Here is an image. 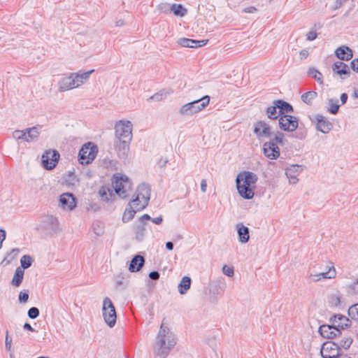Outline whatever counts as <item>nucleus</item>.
<instances>
[{"mask_svg": "<svg viewBox=\"0 0 358 358\" xmlns=\"http://www.w3.org/2000/svg\"><path fill=\"white\" fill-rule=\"evenodd\" d=\"M340 348L336 343L327 341L322 345L320 355L322 358H334L338 355Z\"/></svg>", "mask_w": 358, "mask_h": 358, "instance_id": "11", "label": "nucleus"}, {"mask_svg": "<svg viewBox=\"0 0 358 358\" xmlns=\"http://www.w3.org/2000/svg\"><path fill=\"white\" fill-rule=\"evenodd\" d=\"M348 0H336L335 4L332 6V10H336L340 8Z\"/></svg>", "mask_w": 358, "mask_h": 358, "instance_id": "55", "label": "nucleus"}, {"mask_svg": "<svg viewBox=\"0 0 358 358\" xmlns=\"http://www.w3.org/2000/svg\"><path fill=\"white\" fill-rule=\"evenodd\" d=\"M94 71V69L90 70L89 71L83 72V73H74V78L76 79V85L80 86L84 83V81L87 80L90 78V76L92 73Z\"/></svg>", "mask_w": 358, "mask_h": 358, "instance_id": "35", "label": "nucleus"}, {"mask_svg": "<svg viewBox=\"0 0 358 358\" xmlns=\"http://www.w3.org/2000/svg\"><path fill=\"white\" fill-rule=\"evenodd\" d=\"M278 107L275 105V101H274L273 102V105L271 106H268L266 108V114L268 118L271 120H275L279 116L280 117V115L279 114V111H277Z\"/></svg>", "mask_w": 358, "mask_h": 358, "instance_id": "38", "label": "nucleus"}, {"mask_svg": "<svg viewBox=\"0 0 358 358\" xmlns=\"http://www.w3.org/2000/svg\"><path fill=\"white\" fill-rule=\"evenodd\" d=\"M317 36V34L316 33V31H310L307 34H306V39L308 41H313L315 40Z\"/></svg>", "mask_w": 358, "mask_h": 358, "instance_id": "56", "label": "nucleus"}, {"mask_svg": "<svg viewBox=\"0 0 358 358\" xmlns=\"http://www.w3.org/2000/svg\"><path fill=\"white\" fill-rule=\"evenodd\" d=\"M113 180V187L115 193L121 198L124 199L128 196L129 192L131 189V182L125 176H114Z\"/></svg>", "mask_w": 358, "mask_h": 358, "instance_id": "5", "label": "nucleus"}, {"mask_svg": "<svg viewBox=\"0 0 358 358\" xmlns=\"http://www.w3.org/2000/svg\"><path fill=\"white\" fill-rule=\"evenodd\" d=\"M284 137H285V135L282 132L277 131L275 134L273 138L271 137L270 138V140L273 141L274 142L278 143L280 145H284Z\"/></svg>", "mask_w": 358, "mask_h": 358, "instance_id": "47", "label": "nucleus"}, {"mask_svg": "<svg viewBox=\"0 0 358 358\" xmlns=\"http://www.w3.org/2000/svg\"><path fill=\"white\" fill-rule=\"evenodd\" d=\"M23 329L24 330H27L31 332L36 331V330L31 326V324L28 322H25L23 325Z\"/></svg>", "mask_w": 358, "mask_h": 358, "instance_id": "63", "label": "nucleus"}, {"mask_svg": "<svg viewBox=\"0 0 358 358\" xmlns=\"http://www.w3.org/2000/svg\"><path fill=\"white\" fill-rule=\"evenodd\" d=\"M352 341H353V340L351 338V336H345L340 340L339 343L337 344L338 345L339 348L341 347L346 350L350 347V345L352 343Z\"/></svg>", "mask_w": 358, "mask_h": 358, "instance_id": "45", "label": "nucleus"}, {"mask_svg": "<svg viewBox=\"0 0 358 358\" xmlns=\"http://www.w3.org/2000/svg\"><path fill=\"white\" fill-rule=\"evenodd\" d=\"M257 180V176L250 171H243L237 176L236 188L242 198L249 200L254 197V191Z\"/></svg>", "mask_w": 358, "mask_h": 358, "instance_id": "2", "label": "nucleus"}, {"mask_svg": "<svg viewBox=\"0 0 358 358\" xmlns=\"http://www.w3.org/2000/svg\"><path fill=\"white\" fill-rule=\"evenodd\" d=\"M278 143L272 140L265 142L263 144L264 155L270 159H276L280 156V148Z\"/></svg>", "mask_w": 358, "mask_h": 358, "instance_id": "12", "label": "nucleus"}, {"mask_svg": "<svg viewBox=\"0 0 358 358\" xmlns=\"http://www.w3.org/2000/svg\"><path fill=\"white\" fill-rule=\"evenodd\" d=\"M335 55L342 61H349L353 57L352 50L346 45H342L338 47L335 50Z\"/></svg>", "mask_w": 358, "mask_h": 358, "instance_id": "26", "label": "nucleus"}, {"mask_svg": "<svg viewBox=\"0 0 358 358\" xmlns=\"http://www.w3.org/2000/svg\"><path fill=\"white\" fill-rule=\"evenodd\" d=\"M317 96V93L315 91H309L303 94L301 96V101L307 105L311 106L313 101Z\"/></svg>", "mask_w": 358, "mask_h": 358, "instance_id": "36", "label": "nucleus"}, {"mask_svg": "<svg viewBox=\"0 0 358 358\" xmlns=\"http://www.w3.org/2000/svg\"><path fill=\"white\" fill-rule=\"evenodd\" d=\"M170 93H171L170 92H168V91H166V90L163 89L162 90H160L159 92L155 93L152 96H150L148 99V101H149L151 100H154L155 101H160L163 100L164 99H165L166 97V96L168 94H169Z\"/></svg>", "mask_w": 358, "mask_h": 358, "instance_id": "42", "label": "nucleus"}, {"mask_svg": "<svg viewBox=\"0 0 358 358\" xmlns=\"http://www.w3.org/2000/svg\"><path fill=\"white\" fill-rule=\"evenodd\" d=\"M24 271L20 267H17L14 273L13 278L11 280V284L15 287H18L22 282L24 278Z\"/></svg>", "mask_w": 358, "mask_h": 358, "instance_id": "33", "label": "nucleus"}, {"mask_svg": "<svg viewBox=\"0 0 358 358\" xmlns=\"http://www.w3.org/2000/svg\"><path fill=\"white\" fill-rule=\"evenodd\" d=\"M131 140L115 139L114 146L120 159L125 160L129 152V145Z\"/></svg>", "mask_w": 358, "mask_h": 358, "instance_id": "13", "label": "nucleus"}, {"mask_svg": "<svg viewBox=\"0 0 358 358\" xmlns=\"http://www.w3.org/2000/svg\"><path fill=\"white\" fill-rule=\"evenodd\" d=\"M11 344H12V338L8 336V331H6V338H5V345L7 351L11 350Z\"/></svg>", "mask_w": 358, "mask_h": 358, "instance_id": "54", "label": "nucleus"}, {"mask_svg": "<svg viewBox=\"0 0 358 358\" xmlns=\"http://www.w3.org/2000/svg\"><path fill=\"white\" fill-rule=\"evenodd\" d=\"M170 6H171L166 3H162L157 6V10L159 13H167L170 12Z\"/></svg>", "mask_w": 358, "mask_h": 358, "instance_id": "51", "label": "nucleus"}, {"mask_svg": "<svg viewBox=\"0 0 358 358\" xmlns=\"http://www.w3.org/2000/svg\"><path fill=\"white\" fill-rule=\"evenodd\" d=\"M131 206L136 211H140L142 209H138V207L143 206V199L136 196V197L131 202Z\"/></svg>", "mask_w": 358, "mask_h": 358, "instance_id": "48", "label": "nucleus"}, {"mask_svg": "<svg viewBox=\"0 0 358 358\" xmlns=\"http://www.w3.org/2000/svg\"><path fill=\"white\" fill-rule=\"evenodd\" d=\"M238 240L242 243H246L250 238V230L248 227L244 226L243 223L236 224Z\"/></svg>", "mask_w": 358, "mask_h": 358, "instance_id": "30", "label": "nucleus"}, {"mask_svg": "<svg viewBox=\"0 0 358 358\" xmlns=\"http://www.w3.org/2000/svg\"><path fill=\"white\" fill-rule=\"evenodd\" d=\"M299 125L297 117L291 115H283L279 118V127L285 131H294Z\"/></svg>", "mask_w": 358, "mask_h": 358, "instance_id": "10", "label": "nucleus"}, {"mask_svg": "<svg viewBox=\"0 0 358 358\" xmlns=\"http://www.w3.org/2000/svg\"><path fill=\"white\" fill-rule=\"evenodd\" d=\"M328 303L330 307L337 308L341 310L345 308V304L342 301V296L339 293L330 294L328 296Z\"/></svg>", "mask_w": 358, "mask_h": 358, "instance_id": "27", "label": "nucleus"}, {"mask_svg": "<svg viewBox=\"0 0 358 358\" xmlns=\"http://www.w3.org/2000/svg\"><path fill=\"white\" fill-rule=\"evenodd\" d=\"M59 203L63 209L72 210L76 206V198L72 193H64L60 196Z\"/></svg>", "mask_w": 358, "mask_h": 358, "instance_id": "21", "label": "nucleus"}, {"mask_svg": "<svg viewBox=\"0 0 358 358\" xmlns=\"http://www.w3.org/2000/svg\"><path fill=\"white\" fill-rule=\"evenodd\" d=\"M303 171V167L298 164H292L285 170V175L291 184H296L298 182L297 176Z\"/></svg>", "mask_w": 358, "mask_h": 358, "instance_id": "24", "label": "nucleus"}, {"mask_svg": "<svg viewBox=\"0 0 358 358\" xmlns=\"http://www.w3.org/2000/svg\"><path fill=\"white\" fill-rule=\"evenodd\" d=\"M43 229L57 233L59 230V222L58 218L54 215L45 216L43 221Z\"/></svg>", "mask_w": 358, "mask_h": 358, "instance_id": "23", "label": "nucleus"}, {"mask_svg": "<svg viewBox=\"0 0 358 358\" xmlns=\"http://www.w3.org/2000/svg\"><path fill=\"white\" fill-rule=\"evenodd\" d=\"M306 134H307L305 130H301V129H299L296 132V137L299 139H304L306 136Z\"/></svg>", "mask_w": 358, "mask_h": 358, "instance_id": "59", "label": "nucleus"}, {"mask_svg": "<svg viewBox=\"0 0 358 358\" xmlns=\"http://www.w3.org/2000/svg\"><path fill=\"white\" fill-rule=\"evenodd\" d=\"M275 105L279 110V114L281 115H285V113H293L294 108L287 101L282 99L275 100Z\"/></svg>", "mask_w": 358, "mask_h": 358, "instance_id": "31", "label": "nucleus"}, {"mask_svg": "<svg viewBox=\"0 0 358 358\" xmlns=\"http://www.w3.org/2000/svg\"><path fill=\"white\" fill-rule=\"evenodd\" d=\"M33 262V259L31 257L30 255H23L20 259V268L24 271V269H27L29 268Z\"/></svg>", "mask_w": 358, "mask_h": 358, "instance_id": "43", "label": "nucleus"}, {"mask_svg": "<svg viewBox=\"0 0 358 358\" xmlns=\"http://www.w3.org/2000/svg\"><path fill=\"white\" fill-rule=\"evenodd\" d=\"M149 220H151L153 223L156 224H160L163 221V217L162 216H159L155 218L151 217V219H150Z\"/></svg>", "mask_w": 358, "mask_h": 358, "instance_id": "62", "label": "nucleus"}, {"mask_svg": "<svg viewBox=\"0 0 358 358\" xmlns=\"http://www.w3.org/2000/svg\"><path fill=\"white\" fill-rule=\"evenodd\" d=\"M309 53L306 50H301L299 52V57L301 59H305L308 57Z\"/></svg>", "mask_w": 358, "mask_h": 358, "instance_id": "61", "label": "nucleus"}, {"mask_svg": "<svg viewBox=\"0 0 358 358\" xmlns=\"http://www.w3.org/2000/svg\"><path fill=\"white\" fill-rule=\"evenodd\" d=\"M150 186L147 183H142L137 187L136 196L143 199V206L138 207V209H144L148 205L150 199Z\"/></svg>", "mask_w": 358, "mask_h": 358, "instance_id": "14", "label": "nucleus"}, {"mask_svg": "<svg viewBox=\"0 0 358 358\" xmlns=\"http://www.w3.org/2000/svg\"><path fill=\"white\" fill-rule=\"evenodd\" d=\"M98 152L97 145L94 143H85L78 152V161L83 165L91 164L96 158Z\"/></svg>", "mask_w": 358, "mask_h": 358, "instance_id": "4", "label": "nucleus"}, {"mask_svg": "<svg viewBox=\"0 0 358 358\" xmlns=\"http://www.w3.org/2000/svg\"><path fill=\"white\" fill-rule=\"evenodd\" d=\"M20 250L18 248H13L9 252L6 254V256L4 257L1 264L5 263L6 265H8L10 263V262L16 257V255L19 253Z\"/></svg>", "mask_w": 358, "mask_h": 358, "instance_id": "44", "label": "nucleus"}, {"mask_svg": "<svg viewBox=\"0 0 358 358\" xmlns=\"http://www.w3.org/2000/svg\"><path fill=\"white\" fill-rule=\"evenodd\" d=\"M76 80L74 78V73H70L69 76L63 77L58 82V87L59 92H65L75 87L76 85Z\"/></svg>", "mask_w": 358, "mask_h": 358, "instance_id": "20", "label": "nucleus"}, {"mask_svg": "<svg viewBox=\"0 0 358 358\" xmlns=\"http://www.w3.org/2000/svg\"><path fill=\"white\" fill-rule=\"evenodd\" d=\"M192 280L189 276H184L178 285V292L180 294H185L189 289Z\"/></svg>", "mask_w": 358, "mask_h": 358, "instance_id": "34", "label": "nucleus"}, {"mask_svg": "<svg viewBox=\"0 0 358 358\" xmlns=\"http://www.w3.org/2000/svg\"><path fill=\"white\" fill-rule=\"evenodd\" d=\"M136 213V210H135L133 207L131 206V203H129L128 206H127L124 213L122 216V221L124 222H127L132 220Z\"/></svg>", "mask_w": 358, "mask_h": 358, "instance_id": "37", "label": "nucleus"}, {"mask_svg": "<svg viewBox=\"0 0 358 358\" xmlns=\"http://www.w3.org/2000/svg\"><path fill=\"white\" fill-rule=\"evenodd\" d=\"M145 264V259L140 255H135L131 260L129 270L130 272H137L141 269Z\"/></svg>", "mask_w": 358, "mask_h": 358, "instance_id": "28", "label": "nucleus"}, {"mask_svg": "<svg viewBox=\"0 0 358 358\" xmlns=\"http://www.w3.org/2000/svg\"><path fill=\"white\" fill-rule=\"evenodd\" d=\"M308 75L313 78L320 84H323L322 74L315 68H310L307 72Z\"/></svg>", "mask_w": 358, "mask_h": 358, "instance_id": "40", "label": "nucleus"}, {"mask_svg": "<svg viewBox=\"0 0 358 358\" xmlns=\"http://www.w3.org/2000/svg\"><path fill=\"white\" fill-rule=\"evenodd\" d=\"M222 272L227 276L231 277L234 274V269L231 266H228L227 265H224L222 267Z\"/></svg>", "mask_w": 358, "mask_h": 358, "instance_id": "52", "label": "nucleus"}, {"mask_svg": "<svg viewBox=\"0 0 358 358\" xmlns=\"http://www.w3.org/2000/svg\"><path fill=\"white\" fill-rule=\"evenodd\" d=\"M348 316L353 320L358 322V303L351 306L348 308Z\"/></svg>", "mask_w": 358, "mask_h": 358, "instance_id": "46", "label": "nucleus"}, {"mask_svg": "<svg viewBox=\"0 0 358 358\" xmlns=\"http://www.w3.org/2000/svg\"><path fill=\"white\" fill-rule=\"evenodd\" d=\"M315 120L317 130L323 134L329 133L333 128L332 123L322 115H316L315 116Z\"/></svg>", "mask_w": 358, "mask_h": 358, "instance_id": "15", "label": "nucleus"}, {"mask_svg": "<svg viewBox=\"0 0 358 358\" xmlns=\"http://www.w3.org/2000/svg\"><path fill=\"white\" fill-rule=\"evenodd\" d=\"M170 12L176 16L182 17L187 14V9L181 3H173L170 6Z\"/></svg>", "mask_w": 358, "mask_h": 358, "instance_id": "32", "label": "nucleus"}, {"mask_svg": "<svg viewBox=\"0 0 358 358\" xmlns=\"http://www.w3.org/2000/svg\"><path fill=\"white\" fill-rule=\"evenodd\" d=\"M59 153L55 150H46L41 157L42 164L46 170L53 169L59 159Z\"/></svg>", "mask_w": 358, "mask_h": 358, "instance_id": "8", "label": "nucleus"}, {"mask_svg": "<svg viewBox=\"0 0 358 358\" xmlns=\"http://www.w3.org/2000/svg\"><path fill=\"white\" fill-rule=\"evenodd\" d=\"M329 270L326 272H321L316 275H310V278H311L313 281L317 282L321 279H331L334 278L336 275V270L334 266L331 265V266H328Z\"/></svg>", "mask_w": 358, "mask_h": 358, "instance_id": "29", "label": "nucleus"}, {"mask_svg": "<svg viewBox=\"0 0 358 358\" xmlns=\"http://www.w3.org/2000/svg\"><path fill=\"white\" fill-rule=\"evenodd\" d=\"M102 314L105 322L110 327H113L116 323L117 315L115 306L108 297H106L103 301Z\"/></svg>", "mask_w": 358, "mask_h": 358, "instance_id": "6", "label": "nucleus"}, {"mask_svg": "<svg viewBox=\"0 0 358 358\" xmlns=\"http://www.w3.org/2000/svg\"><path fill=\"white\" fill-rule=\"evenodd\" d=\"M29 297V291L24 289L19 293L18 301L20 303H26Z\"/></svg>", "mask_w": 358, "mask_h": 358, "instance_id": "49", "label": "nucleus"}, {"mask_svg": "<svg viewBox=\"0 0 358 358\" xmlns=\"http://www.w3.org/2000/svg\"><path fill=\"white\" fill-rule=\"evenodd\" d=\"M21 133H22L21 130L16 129L13 132V137L16 141H20L21 137H22Z\"/></svg>", "mask_w": 358, "mask_h": 358, "instance_id": "60", "label": "nucleus"}, {"mask_svg": "<svg viewBox=\"0 0 358 358\" xmlns=\"http://www.w3.org/2000/svg\"><path fill=\"white\" fill-rule=\"evenodd\" d=\"M348 98V96L346 93L341 94V97H340L341 104H345L347 102Z\"/></svg>", "mask_w": 358, "mask_h": 358, "instance_id": "64", "label": "nucleus"}, {"mask_svg": "<svg viewBox=\"0 0 358 358\" xmlns=\"http://www.w3.org/2000/svg\"><path fill=\"white\" fill-rule=\"evenodd\" d=\"M22 137L20 142H35L39 137L40 132L37 127H32L21 130Z\"/></svg>", "mask_w": 358, "mask_h": 358, "instance_id": "18", "label": "nucleus"}, {"mask_svg": "<svg viewBox=\"0 0 358 358\" xmlns=\"http://www.w3.org/2000/svg\"><path fill=\"white\" fill-rule=\"evenodd\" d=\"M208 40H194L187 38H181L178 41V43L182 47L186 48H199L207 44Z\"/></svg>", "mask_w": 358, "mask_h": 358, "instance_id": "25", "label": "nucleus"}, {"mask_svg": "<svg viewBox=\"0 0 358 358\" xmlns=\"http://www.w3.org/2000/svg\"><path fill=\"white\" fill-rule=\"evenodd\" d=\"M92 230L94 233L98 236H101L104 233V224L101 221H94L92 223Z\"/></svg>", "mask_w": 358, "mask_h": 358, "instance_id": "41", "label": "nucleus"}, {"mask_svg": "<svg viewBox=\"0 0 358 358\" xmlns=\"http://www.w3.org/2000/svg\"><path fill=\"white\" fill-rule=\"evenodd\" d=\"M333 72L338 75L342 80L346 79L350 76V70L348 64L341 62H335L331 66Z\"/></svg>", "mask_w": 358, "mask_h": 358, "instance_id": "17", "label": "nucleus"}, {"mask_svg": "<svg viewBox=\"0 0 358 358\" xmlns=\"http://www.w3.org/2000/svg\"><path fill=\"white\" fill-rule=\"evenodd\" d=\"M350 67L354 71L358 73V58L352 60Z\"/></svg>", "mask_w": 358, "mask_h": 358, "instance_id": "57", "label": "nucleus"}, {"mask_svg": "<svg viewBox=\"0 0 358 358\" xmlns=\"http://www.w3.org/2000/svg\"><path fill=\"white\" fill-rule=\"evenodd\" d=\"M328 105L329 107L327 110L333 115H336L338 113L340 105L338 104V100L336 99H328Z\"/></svg>", "mask_w": 358, "mask_h": 358, "instance_id": "39", "label": "nucleus"}, {"mask_svg": "<svg viewBox=\"0 0 358 358\" xmlns=\"http://www.w3.org/2000/svg\"><path fill=\"white\" fill-rule=\"evenodd\" d=\"M329 322L333 324L339 330H344L350 326V320L345 315L335 314L329 318Z\"/></svg>", "mask_w": 358, "mask_h": 358, "instance_id": "19", "label": "nucleus"}, {"mask_svg": "<svg viewBox=\"0 0 358 358\" xmlns=\"http://www.w3.org/2000/svg\"><path fill=\"white\" fill-rule=\"evenodd\" d=\"M319 332L322 337L327 338H334L341 334V330L336 328L331 323V324L320 325Z\"/></svg>", "mask_w": 358, "mask_h": 358, "instance_id": "22", "label": "nucleus"}, {"mask_svg": "<svg viewBox=\"0 0 358 358\" xmlns=\"http://www.w3.org/2000/svg\"><path fill=\"white\" fill-rule=\"evenodd\" d=\"M115 139L132 140V124L130 121L119 120L115 125Z\"/></svg>", "mask_w": 358, "mask_h": 358, "instance_id": "7", "label": "nucleus"}, {"mask_svg": "<svg viewBox=\"0 0 358 358\" xmlns=\"http://www.w3.org/2000/svg\"><path fill=\"white\" fill-rule=\"evenodd\" d=\"M151 217L148 214L143 215L138 220L139 223L134 227L135 238L138 241H141L145 235L146 228L145 220H150Z\"/></svg>", "mask_w": 358, "mask_h": 358, "instance_id": "16", "label": "nucleus"}, {"mask_svg": "<svg viewBox=\"0 0 358 358\" xmlns=\"http://www.w3.org/2000/svg\"><path fill=\"white\" fill-rule=\"evenodd\" d=\"M253 133L257 139L271 138L272 136L271 127L264 120H259L253 125Z\"/></svg>", "mask_w": 358, "mask_h": 358, "instance_id": "9", "label": "nucleus"}, {"mask_svg": "<svg viewBox=\"0 0 358 358\" xmlns=\"http://www.w3.org/2000/svg\"><path fill=\"white\" fill-rule=\"evenodd\" d=\"M160 277V274L158 271H151L150 273H149V278L153 280H157Z\"/></svg>", "mask_w": 358, "mask_h": 358, "instance_id": "58", "label": "nucleus"}, {"mask_svg": "<svg viewBox=\"0 0 358 358\" xmlns=\"http://www.w3.org/2000/svg\"><path fill=\"white\" fill-rule=\"evenodd\" d=\"M210 102V96L206 95L199 99L192 101L182 105L179 110V113L183 116H190L201 111Z\"/></svg>", "mask_w": 358, "mask_h": 358, "instance_id": "3", "label": "nucleus"}, {"mask_svg": "<svg viewBox=\"0 0 358 358\" xmlns=\"http://www.w3.org/2000/svg\"><path fill=\"white\" fill-rule=\"evenodd\" d=\"M163 320L155 338L154 352L159 358H166L177 343L176 335L164 325Z\"/></svg>", "mask_w": 358, "mask_h": 358, "instance_id": "1", "label": "nucleus"}, {"mask_svg": "<svg viewBox=\"0 0 358 358\" xmlns=\"http://www.w3.org/2000/svg\"><path fill=\"white\" fill-rule=\"evenodd\" d=\"M40 312L38 308L31 307L28 310L27 315L30 319H36L39 316Z\"/></svg>", "mask_w": 358, "mask_h": 358, "instance_id": "50", "label": "nucleus"}, {"mask_svg": "<svg viewBox=\"0 0 358 358\" xmlns=\"http://www.w3.org/2000/svg\"><path fill=\"white\" fill-rule=\"evenodd\" d=\"M108 192H110L109 188L105 187H102L99 191L100 196L106 201H108L110 200V199L107 197Z\"/></svg>", "mask_w": 358, "mask_h": 358, "instance_id": "53", "label": "nucleus"}]
</instances>
